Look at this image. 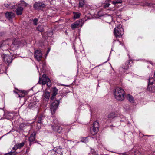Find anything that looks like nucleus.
I'll list each match as a JSON object with an SVG mask.
<instances>
[{
	"mask_svg": "<svg viewBox=\"0 0 155 155\" xmlns=\"http://www.w3.org/2000/svg\"><path fill=\"white\" fill-rule=\"evenodd\" d=\"M42 78H41L39 77V79L38 83L40 84H42V85H45L47 84V86L50 87L51 86V83L50 79L47 77L45 74H44L42 75Z\"/></svg>",
	"mask_w": 155,
	"mask_h": 155,
	"instance_id": "nucleus-5",
	"label": "nucleus"
},
{
	"mask_svg": "<svg viewBox=\"0 0 155 155\" xmlns=\"http://www.w3.org/2000/svg\"><path fill=\"white\" fill-rule=\"evenodd\" d=\"M127 98L130 102L133 103L134 102V98L132 96L130 95L129 94L128 95Z\"/></svg>",
	"mask_w": 155,
	"mask_h": 155,
	"instance_id": "nucleus-25",
	"label": "nucleus"
},
{
	"mask_svg": "<svg viewBox=\"0 0 155 155\" xmlns=\"http://www.w3.org/2000/svg\"><path fill=\"white\" fill-rule=\"evenodd\" d=\"M149 63H150V64H151V65H153V64H152V63H151V62H149Z\"/></svg>",
	"mask_w": 155,
	"mask_h": 155,
	"instance_id": "nucleus-42",
	"label": "nucleus"
},
{
	"mask_svg": "<svg viewBox=\"0 0 155 155\" xmlns=\"http://www.w3.org/2000/svg\"><path fill=\"white\" fill-rule=\"evenodd\" d=\"M147 90L152 92H155V72L154 73V77H150L148 79Z\"/></svg>",
	"mask_w": 155,
	"mask_h": 155,
	"instance_id": "nucleus-2",
	"label": "nucleus"
},
{
	"mask_svg": "<svg viewBox=\"0 0 155 155\" xmlns=\"http://www.w3.org/2000/svg\"><path fill=\"white\" fill-rule=\"evenodd\" d=\"M1 57L2 59L6 63L9 64L12 61V59L11 57L7 54H1L0 55V57Z\"/></svg>",
	"mask_w": 155,
	"mask_h": 155,
	"instance_id": "nucleus-7",
	"label": "nucleus"
},
{
	"mask_svg": "<svg viewBox=\"0 0 155 155\" xmlns=\"http://www.w3.org/2000/svg\"><path fill=\"white\" fill-rule=\"evenodd\" d=\"M94 152V150H91V153H92V154L93 155H96V152Z\"/></svg>",
	"mask_w": 155,
	"mask_h": 155,
	"instance_id": "nucleus-37",
	"label": "nucleus"
},
{
	"mask_svg": "<svg viewBox=\"0 0 155 155\" xmlns=\"http://www.w3.org/2000/svg\"><path fill=\"white\" fill-rule=\"evenodd\" d=\"M108 2H109L110 0H107Z\"/></svg>",
	"mask_w": 155,
	"mask_h": 155,
	"instance_id": "nucleus-43",
	"label": "nucleus"
},
{
	"mask_svg": "<svg viewBox=\"0 0 155 155\" xmlns=\"http://www.w3.org/2000/svg\"><path fill=\"white\" fill-rule=\"evenodd\" d=\"M37 69H38V67H37Z\"/></svg>",
	"mask_w": 155,
	"mask_h": 155,
	"instance_id": "nucleus-45",
	"label": "nucleus"
},
{
	"mask_svg": "<svg viewBox=\"0 0 155 155\" xmlns=\"http://www.w3.org/2000/svg\"><path fill=\"white\" fill-rule=\"evenodd\" d=\"M96 121H95L92 126L91 129V133L92 135V138H96L97 131L96 130V127H95Z\"/></svg>",
	"mask_w": 155,
	"mask_h": 155,
	"instance_id": "nucleus-10",
	"label": "nucleus"
},
{
	"mask_svg": "<svg viewBox=\"0 0 155 155\" xmlns=\"http://www.w3.org/2000/svg\"><path fill=\"white\" fill-rule=\"evenodd\" d=\"M147 68H149V66H147Z\"/></svg>",
	"mask_w": 155,
	"mask_h": 155,
	"instance_id": "nucleus-44",
	"label": "nucleus"
},
{
	"mask_svg": "<svg viewBox=\"0 0 155 155\" xmlns=\"http://www.w3.org/2000/svg\"><path fill=\"white\" fill-rule=\"evenodd\" d=\"M25 143L22 142L20 143H18L15 145L14 147L12 148L13 150L16 151V150L18 149H20L24 145Z\"/></svg>",
	"mask_w": 155,
	"mask_h": 155,
	"instance_id": "nucleus-16",
	"label": "nucleus"
},
{
	"mask_svg": "<svg viewBox=\"0 0 155 155\" xmlns=\"http://www.w3.org/2000/svg\"><path fill=\"white\" fill-rule=\"evenodd\" d=\"M35 133H33L31 134L29 138V141L30 142H33L35 138Z\"/></svg>",
	"mask_w": 155,
	"mask_h": 155,
	"instance_id": "nucleus-23",
	"label": "nucleus"
},
{
	"mask_svg": "<svg viewBox=\"0 0 155 155\" xmlns=\"http://www.w3.org/2000/svg\"><path fill=\"white\" fill-rule=\"evenodd\" d=\"M51 153L54 155H62V151L61 149L58 147H55L51 151Z\"/></svg>",
	"mask_w": 155,
	"mask_h": 155,
	"instance_id": "nucleus-12",
	"label": "nucleus"
},
{
	"mask_svg": "<svg viewBox=\"0 0 155 155\" xmlns=\"http://www.w3.org/2000/svg\"><path fill=\"white\" fill-rule=\"evenodd\" d=\"M41 118H39L38 121V123L37 124V126L38 129H40L41 126Z\"/></svg>",
	"mask_w": 155,
	"mask_h": 155,
	"instance_id": "nucleus-30",
	"label": "nucleus"
},
{
	"mask_svg": "<svg viewBox=\"0 0 155 155\" xmlns=\"http://www.w3.org/2000/svg\"><path fill=\"white\" fill-rule=\"evenodd\" d=\"M58 91V90L55 87L53 88L52 91V96L51 97V99L52 100L54 98L55 96L57 94Z\"/></svg>",
	"mask_w": 155,
	"mask_h": 155,
	"instance_id": "nucleus-19",
	"label": "nucleus"
},
{
	"mask_svg": "<svg viewBox=\"0 0 155 155\" xmlns=\"http://www.w3.org/2000/svg\"><path fill=\"white\" fill-rule=\"evenodd\" d=\"M23 8L20 6H18V7L17 8L16 13L17 15H21L22 13Z\"/></svg>",
	"mask_w": 155,
	"mask_h": 155,
	"instance_id": "nucleus-20",
	"label": "nucleus"
},
{
	"mask_svg": "<svg viewBox=\"0 0 155 155\" xmlns=\"http://www.w3.org/2000/svg\"><path fill=\"white\" fill-rule=\"evenodd\" d=\"M45 6V5L42 2H36L34 5V7L35 9H41Z\"/></svg>",
	"mask_w": 155,
	"mask_h": 155,
	"instance_id": "nucleus-11",
	"label": "nucleus"
},
{
	"mask_svg": "<svg viewBox=\"0 0 155 155\" xmlns=\"http://www.w3.org/2000/svg\"><path fill=\"white\" fill-rule=\"evenodd\" d=\"M110 5V4L109 3H106L105 4H104L103 5V7L104 8H107L109 6V5Z\"/></svg>",
	"mask_w": 155,
	"mask_h": 155,
	"instance_id": "nucleus-35",
	"label": "nucleus"
},
{
	"mask_svg": "<svg viewBox=\"0 0 155 155\" xmlns=\"http://www.w3.org/2000/svg\"><path fill=\"white\" fill-rule=\"evenodd\" d=\"M84 4V1L83 0H81L79 2V6L82 7Z\"/></svg>",
	"mask_w": 155,
	"mask_h": 155,
	"instance_id": "nucleus-32",
	"label": "nucleus"
},
{
	"mask_svg": "<svg viewBox=\"0 0 155 155\" xmlns=\"http://www.w3.org/2000/svg\"><path fill=\"white\" fill-rule=\"evenodd\" d=\"M6 7L10 9H14L15 8V3L13 2L9 3L6 4L5 5Z\"/></svg>",
	"mask_w": 155,
	"mask_h": 155,
	"instance_id": "nucleus-17",
	"label": "nucleus"
},
{
	"mask_svg": "<svg viewBox=\"0 0 155 155\" xmlns=\"http://www.w3.org/2000/svg\"><path fill=\"white\" fill-rule=\"evenodd\" d=\"M114 42H116L117 43V44H119L120 45V42L118 40H114Z\"/></svg>",
	"mask_w": 155,
	"mask_h": 155,
	"instance_id": "nucleus-38",
	"label": "nucleus"
},
{
	"mask_svg": "<svg viewBox=\"0 0 155 155\" xmlns=\"http://www.w3.org/2000/svg\"><path fill=\"white\" fill-rule=\"evenodd\" d=\"M35 58L38 61H40L42 57V53L41 51L39 50L35 51L34 54Z\"/></svg>",
	"mask_w": 155,
	"mask_h": 155,
	"instance_id": "nucleus-8",
	"label": "nucleus"
},
{
	"mask_svg": "<svg viewBox=\"0 0 155 155\" xmlns=\"http://www.w3.org/2000/svg\"><path fill=\"white\" fill-rule=\"evenodd\" d=\"M50 49H49L48 51H47V54H48L49 52L50 51Z\"/></svg>",
	"mask_w": 155,
	"mask_h": 155,
	"instance_id": "nucleus-40",
	"label": "nucleus"
},
{
	"mask_svg": "<svg viewBox=\"0 0 155 155\" xmlns=\"http://www.w3.org/2000/svg\"><path fill=\"white\" fill-rule=\"evenodd\" d=\"M6 18L9 20L15 17V14L12 12H7L5 13Z\"/></svg>",
	"mask_w": 155,
	"mask_h": 155,
	"instance_id": "nucleus-14",
	"label": "nucleus"
},
{
	"mask_svg": "<svg viewBox=\"0 0 155 155\" xmlns=\"http://www.w3.org/2000/svg\"><path fill=\"white\" fill-rule=\"evenodd\" d=\"M2 47V44H0V48Z\"/></svg>",
	"mask_w": 155,
	"mask_h": 155,
	"instance_id": "nucleus-41",
	"label": "nucleus"
},
{
	"mask_svg": "<svg viewBox=\"0 0 155 155\" xmlns=\"http://www.w3.org/2000/svg\"><path fill=\"white\" fill-rule=\"evenodd\" d=\"M83 21V20L81 19L75 22L71 25V28L74 30L79 26L82 27L84 23Z\"/></svg>",
	"mask_w": 155,
	"mask_h": 155,
	"instance_id": "nucleus-6",
	"label": "nucleus"
},
{
	"mask_svg": "<svg viewBox=\"0 0 155 155\" xmlns=\"http://www.w3.org/2000/svg\"><path fill=\"white\" fill-rule=\"evenodd\" d=\"M27 5L28 4L26 3L25 2L23 1H20L19 2V4H18V6H20L21 7H23V8L24 7L27 6Z\"/></svg>",
	"mask_w": 155,
	"mask_h": 155,
	"instance_id": "nucleus-22",
	"label": "nucleus"
},
{
	"mask_svg": "<svg viewBox=\"0 0 155 155\" xmlns=\"http://www.w3.org/2000/svg\"><path fill=\"white\" fill-rule=\"evenodd\" d=\"M40 66H42L41 69H43V70L44 69V68H45V63L43 62V64H41Z\"/></svg>",
	"mask_w": 155,
	"mask_h": 155,
	"instance_id": "nucleus-34",
	"label": "nucleus"
},
{
	"mask_svg": "<svg viewBox=\"0 0 155 155\" xmlns=\"http://www.w3.org/2000/svg\"><path fill=\"white\" fill-rule=\"evenodd\" d=\"M15 92L18 95V97H23L26 94V92L25 91L19 90L18 91V92Z\"/></svg>",
	"mask_w": 155,
	"mask_h": 155,
	"instance_id": "nucleus-15",
	"label": "nucleus"
},
{
	"mask_svg": "<svg viewBox=\"0 0 155 155\" xmlns=\"http://www.w3.org/2000/svg\"><path fill=\"white\" fill-rule=\"evenodd\" d=\"M114 95L117 100L122 101L124 98V91L121 87H117L114 90Z\"/></svg>",
	"mask_w": 155,
	"mask_h": 155,
	"instance_id": "nucleus-1",
	"label": "nucleus"
},
{
	"mask_svg": "<svg viewBox=\"0 0 155 155\" xmlns=\"http://www.w3.org/2000/svg\"><path fill=\"white\" fill-rule=\"evenodd\" d=\"M18 153V152H17L16 151H11L10 152L6 153L4 155H15Z\"/></svg>",
	"mask_w": 155,
	"mask_h": 155,
	"instance_id": "nucleus-27",
	"label": "nucleus"
},
{
	"mask_svg": "<svg viewBox=\"0 0 155 155\" xmlns=\"http://www.w3.org/2000/svg\"><path fill=\"white\" fill-rule=\"evenodd\" d=\"M38 30L40 32H42L44 31V26L42 25H40L38 27Z\"/></svg>",
	"mask_w": 155,
	"mask_h": 155,
	"instance_id": "nucleus-29",
	"label": "nucleus"
},
{
	"mask_svg": "<svg viewBox=\"0 0 155 155\" xmlns=\"http://www.w3.org/2000/svg\"><path fill=\"white\" fill-rule=\"evenodd\" d=\"M120 155H127L126 153H120Z\"/></svg>",
	"mask_w": 155,
	"mask_h": 155,
	"instance_id": "nucleus-39",
	"label": "nucleus"
},
{
	"mask_svg": "<svg viewBox=\"0 0 155 155\" xmlns=\"http://www.w3.org/2000/svg\"><path fill=\"white\" fill-rule=\"evenodd\" d=\"M74 19H76L77 18H78L80 17V14L79 13L77 12H74Z\"/></svg>",
	"mask_w": 155,
	"mask_h": 155,
	"instance_id": "nucleus-28",
	"label": "nucleus"
},
{
	"mask_svg": "<svg viewBox=\"0 0 155 155\" xmlns=\"http://www.w3.org/2000/svg\"><path fill=\"white\" fill-rule=\"evenodd\" d=\"M114 32L116 37H121L124 33L122 25L121 24L117 25L114 29Z\"/></svg>",
	"mask_w": 155,
	"mask_h": 155,
	"instance_id": "nucleus-3",
	"label": "nucleus"
},
{
	"mask_svg": "<svg viewBox=\"0 0 155 155\" xmlns=\"http://www.w3.org/2000/svg\"><path fill=\"white\" fill-rule=\"evenodd\" d=\"M59 104L58 101H56L53 102L50 106L51 111L52 114H54Z\"/></svg>",
	"mask_w": 155,
	"mask_h": 155,
	"instance_id": "nucleus-9",
	"label": "nucleus"
},
{
	"mask_svg": "<svg viewBox=\"0 0 155 155\" xmlns=\"http://www.w3.org/2000/svg\"><path fill=\"white\" fill-rule=\"evenodd\" d=\"M50 95L49 92H45L44 95V99L48 100L49 99Z\"/></svg>",
	"mask_w": 155,
	"mask_h": 155,
	"instance_id": "nucleus-24",
	"label": "nucleus"
},
{
	"mask_svg": "<svg viewBox=\"0 0 155 155\" xmlns=\"http://www.w3.org/2000/svg\"><path fill=\"white\" fill-rule=\"evenodd\" d=\"M52 127L54 130L59 133H61L62 129V128L58 126H56L55 127L54 126H52Z\"/></svg>",
	"mask_w": 155,
	"mask_h": 155,
	"instance_id": "nucleus-18",
	"label": "nucleus"
},
{
	"mask_svg": "<svg viewBox=\"0 0 155 155\" xmlns=\"http://www.w3.org/2000/svg\"><path fill=\"white\" fill-rule=\"evenodd\" d=\"M117 116V114L115 112H111L109 113L107 116L108 118L113 119Z\"/></svg>",
	"mask_w": 155,
	"mask_h": 155,
	"instance_id": "nucleus-21",
	"label": "nucleus"
},
{
	"mask_svg": "<svg viewBox=\"0 0 155 155\" xmlns=\"http://www.w3.org/2000/svg\"><path fill=\"white\" fill-rule=\"evenodd\" d=\"M22 41L24 42L22 43L18 39L14 40L10 46V48L12 49V50H14L17 49L19 47L22 46L24 45V43H25L24 41Z\"/></svg>",
	"mask_w": 155,
	"mask_h": 155,
	"instance_id": "nucleus-4",
	"label": "nucleus"
},
{
	"mask_svg": "<svg viewBox=\"0 0 155 155\" xmlns=\"http://www.w3.org/2000/svg\"><path fill=\"white\" fill-rule=\"evenodd\" d=\"M133 62L131 60H129L127 61L123 65L122 68L124 70H127L132 65Z\"/></svg>",
	"mask_w": 155,
	"mask_h": 155,
	"instance_id": "nucleus-13",
	"label": "nucleus"
},
{
	"mask_svg": "<svg viewBox=\"0 0 155 155\" xmlns=\"http://www.w3.org/2000/svg\"><path fill=\"white\" fill-rule=\"evenodd\" d=\"M38 20L37 18H35L34 19L33 21L34 24L35 25H36L37 24V22H38Z\"/></svg>",
	"mask_w": 155,
	"mask_h": 155,
	"instance_id": "nucleus-33",
	"label": "nucleus"
},
{
	"mask_svg": "<svg viewBox=\"0 0 155 155\" xmlns=\"http://www.w3.org/2000/svg\"><path fill=\"white\" fill-rule=\"evenodd\" d=\"M135 155H141V153L139 151H136L134 152Z\"/></svg>",
	"mask_w": 155,
	"mask_h": 155,
	"instance_id": "nucleus-36",
	"label": "nucleus"
},
{
	"mask_svg": "<svg viewBox=\"0 0 155 155\" xmlns=\"http://www.w3.org/2000/svg\"><path fill=\"white\" fill-rule=\"evenodd\" d=\"M81 141L86 143L88 142V137H83L81 138Z\"/></svg>",
	"mask_w": 155,
	"mask_h": 155,
	"instance_id": "nucleus-26",
	"label": "nucleus"
},
{
	"mask_svg": "<svg viewBox=\"0 0 155 155\" xmlns=\"http://www.w3.org/2000/svg\"><path fill=\"white\" fill-rule=\"evenodd\" d=\"M122 2V0H118L115 1H113L112 2V3L114 5L117 3H121Z\"/></svg>",
	"mask_w": 155,
	"mask_h": 155,
	"instance_id": "nucleus-31",
	"label": "nucleus"
}]
</instances>
